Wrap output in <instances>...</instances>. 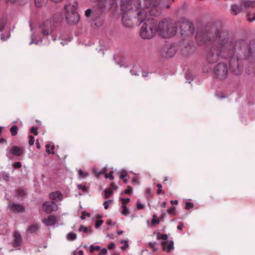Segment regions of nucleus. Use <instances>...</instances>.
<instances>
[{
	"label": "nucleus",
	"instance_id": "1",
	"mask_svg": "<svg viewBox=\"0 0 255 255\" xmlns=\"http://www.w3.org/2000/svg\"><path fill=\"white\" fill-rule=\"evenodd\" d=\"M196 40L198 44L213 43L206 55V60L209 63H214L220 58L232 57L236 49L248 48V43L244 40H233L229 32L225 30L217 29L216 27L206 26L205 31L199 32L196 34Z\"/></svg>",
	"mask_w": 255,
	"mask_h": 255
},
{
	"label": "nucleus",
	"instance_id": "2",
	"mask_svg": "<svg viewBox=\"0 0 255 255\" xmlns=\"http://www.w3.org/2000/svg\"><path fill=\"white\" fill-rule=\"evenodd\" d=\"M131 4V6L127 10H122L123 13V23L128 27L139 25L146 19L147 15V11L143 2L141 3L133 1Z\"/></svg>",
	"mask_w": 255,
	"mask_h": 255
},
{
	"label": "nucleus",
	"instance_id": "3",
	"mask_svg": "<svg viewBox=\"0 0 255 255\" xmlns=\"http://www.w3.org/2000/svg\"><path fill=\"white\" fill-rule=\"evenodd\" d=\"M177 27L176 22L170 19H163L157 23V33L162 37L169 38L175 35Z\"/></svg>",
	"mask_w": 255,
	"mask_h": 255
},
{
	"label": "nucleus",
	"instance_id": "4",
	"mask_svg": "<svg viewBox=\"0 0 255 255\" xmlns=\"http://www.w3.org/2000/svg\"><path fill=\"white\" fill-rule=\"evenodd\" d=\"M150 16L151 15L147 13V18L142 22L143 24L140 29L139 35L144 39H150L157 33V21Z\"/></svg>",
	"mask_w": 255,
	"mask_h": 255
},
{
	"label": "nucleus",
	"instance_id": "5",
	"mask_svg": "<svg viewBox=\"0 0 255 255\" xmlns=\"http://www.w3.org/2000/svg\"><path fill=\"white\" fill-rule=\"evenodd\" d=\"M147 13L152 16H157L163 8H168L170 4L161 0H142Z\"/></svg>",
	"mask_w": 255,
	"mask_h": 255
},
{
	"label": "nucleus",
	"instance_id": "6",
	"mask_svg": "<svg viewBox=\"0 0 255 255\" xmlns=\"http://www.w3.org/2000/svg\"><path fill=\"white\" fill-rule=\"evenodd\" d=\"M229 69L227 64L223 62L217 63L214 67L215 76L220 80L226 79L228 75Z\"/></svg>",
	"mask_w": 255,
	"mask_h": 255
},
{
	"label": "nucleus",
	"instance_id": "7",
	"mask_svg": "<svg viewBox=\"0 0 255 255\" xmlns=\"http://www.w3.org/2000/svg\"><path fill=\"white\" fill-rule=\"evenodd\" d=\"M177 27L179 26L181 34L183 35H192L194 31L193 23L187 20H180L176 22Z\"/></svg>",
	"mask_w": 255,
	"mask_h": 255
},
{
	"label": "nucleus",
	"instance_id": "8",
	"mask_svg": "<svg viewBox=\"0 0 255 255\" xmlns=\"http://www.w3.org/2000/svg\"><path fill=\"white\" fill-rule=\"evenodd\" d=\"M71 6V4H66L64 6L65 10V17L68 22L76 24L78 23L80 20V15L77 11H75V9H71L70 12L68 11V8Z\"/></svg>",
	"mask_w": 255,
	"mask_h": 255
},
{
	"label": "nucleus",
	"instance_id": "9",
	"mask_svg": "<svg viewBox=\"0 0 255 255\" xmlns=\"http://www.w3.org/2000/svg\"><path fill=\"white\" fill-rule=\"evenodd\" d=\"M11 212L13 213H20L25 212V207L20 204L9 202L7 205Z\"/></svg>",
	"mask_w": 255,
	"mask_h": 255
},
{
	"label": "nucleus",
	"instance_id": "10",
	"mask_svg": "<svg viewBox=\"0 0 255 255\" xmlns=\"http://www.w3.org/2000/svg\"><path fill=\"white\" fill-rule=\"evenodd\" d=\"M42 208L43 211L47 214H50L52 211H57L58 206L54 201H45L43 203Z\"/></svg>",
	"mask_w": 255,
	"mask_h": 255
},
{
	"label": "nucleus",
	"instance_id": "11",
	"mask_svg": "<svg viewBox=\"0 0 255 255\" xmlns=\"http://www.w3.org/2000/svg\"><path fill=\"white\" fill-rule=\"evenodd\" d=\"M97 5L99 11L101 13L106 12L112 7V3L108 0H100Z\"/></svg>",
	"mask_w": 255,
	"mask_h": 255
},
{
	"label": "nucleus",
	"instance_id": "12",
	"mask_svg": "<svg viewBox=\"0 0 255 255\" xmlns=\"http://www.w3.org/2000/svg\"><path fill=\"white\" fill-rule=\"evenodd\" d=\"M230 68L235 75H239L241 72V68L239 66V62L236 58H232L229 62Z\"/></svg>",
	"mask_w": 255,
	"mask_h": 255
},
{
	"label": "nucleus",
	"instance_id": "13",
	"mask_svg": "<svg viewBox=\"0 0 255 255\" xmlns=\"http://www.w3.org/2000/svg\"><path fill=\"white\" fill-rule=\"evenodd\" d=\"M40 27L42 29V34L44 35H48L51 32L50 21L47 20L40 24Z\"/></svg>",
	"mask_w": 255,
	"mask_h": 255
},
{
	"label": "nucleus",
	"instance_id": "14",
	"mask_svg": "<svg viewBox=\"0 0 255 255\" xmlns=\"http://www.w3.org/2000/svg\"><path fill=\"white\" fill-rule=\"evenodd\" d=\"M22 241V237L20 233L15 231L13 234V246L14 247H20Z\"/></svg>",
	"mask_w": 255,
	"mask_h": 255
},
{
	"label": "nucleus",
	"instance_id": "15",
	"mask_svg": "<svg viewBox=\"0 0 255 255\" xmlns=\"http://www.w3.org/2000/svg\"><path fill=\"white\" fill-rule=\"evenodd\" d=\"M162 52L165 56L171 57L176 53V50L174 46H168L164 48Z\"/></svg>",
	"mask_w": 255,
	"mask_h": 255
},
{
	"label": "nucleus",
	"instance_id": "16",
	"mask_svg": "<svg viewBox=\"0 0 255 255\" xmlns=\"http://www.w3.org/2000/svg\"><path fill=\"white\" fill-rule=\"evenodd\" d=\"M24 151V148L17 146H13L10 149L9 153L14 156H20L23 154Z\"/></svg>",
	"mask_w": 255,
	"mask_h": 255
},
{
	"label": "nucleus",
	"instance_id": "17",
	"mask_svg": "<svg viewBox=\"0 0 255 255\" xmlns=\"http://www.w3.org/2000/svg\"><path fill=\"white\" fill-rule=\"evenodd\" d=\"M49 197L52 201H59L63 199V195L60 191H56L50 193Z\"/></svg>",
	"mask_w": 255,
	"mask_h": 255
},
{
	"label": "nucleus",
	"instance_id": "18",
	"mask_svg": "<svg viewBox=\"0 0 255 255\" xmlns=\"http://www.w3.org/2000/svg\"><path fill=\"white\" fill-rule=\"evenodd\" d=\"M133 1L141 2L140 0H121V10H125L128 8L130 7L131 6V3Z\"/></svg>",
	"mask_w": 255,
	"mask_h": 255
},
{
	"label": "nucleus",
	"instance_id": "19",
	"mask_svg": "<svg viewBox=\"0 0 255 255\" xmlns=\"http://www.w3.org/2000/svg\"><path fill=\"white\" fill-rule=\"evenodd\" d=\"M57 220L56 217L53 215H50L47 218L43 220V223L46 226H52L56 223Z\"/></svg>",
	"mask_w": 255,
	"mask_h": 255
},
{
	"label": "nucleus",
	"instance_id": "20",
	"mask_svg": "<svg viewBox=\"0 0 255 255\" xmlns=\"http://www.w3.org/2000/svg\"><path fill=\"white\" fill-rule=\"evenodd\" d=\"M167 242L166 241H163L161 242V246L162 249L166 251L167 253L170 252V251L174 249V243L172 241L169 242L168 244L166 247Z\"/></svg>",
	"mask_w": 255,
	"mask_h": 255
},
{
	"label": "nucleus",
	"instance_id": "21",
	"mask_svg": "<svg viewBox=\"0 0 255 255\" xmlns=\"http://www.w3.org/2000/svg\"><path fill=\"white\" fill-rule=\"evenodd\" d=\"M243 8V6L241 2L240 5L237 4L232 5L231 6V11L232 13H233L234 15H237L242 11Z\"/></svg>",
	"mask_w": 255,
	"mask_h": 255
},
{
	"label": "nucleus",
	"instance_id": "22",
	"mask_svg": "<svg viewBox=\"0 0 255 255\" xmlns=\"http://www.w3.org/2000/svg\"><path fill=\"white\" fill-rule=\"evenodd\" d=\"M106 171V167H103L101 170H99L97 168H94L93 170V172L94 175L97 178H99L101 175H104L105 177Z\"/></svg>",
	"mask_w": 255,
	"mask_h": 255
},
{
	"label": "nucleus",
	"instance_id": "23",
	"mask_svg": "<svg viewBox=\"0 0 255 255\" xmlns=\"http://www.w3.org/2000/svg\"><path fill=\"white\" fill-rule=\"evenodd\" d=\"M248 57L252 61H255V44L251 45L249 48V54Z\"/></svg>",
	"mask_w": 255,
	"mask_h": 255
},
{
	"label": "nucleus",
	"instance_id": "24",
	"mask_svg": "<svg viewBox=\"0 0 255 255\" xmlns=\"http://www.w3.org/2000/svg\"><path fill=\"white\" fill-rule=\"evenodd\" d=\"M243 7L248 8L255 7V1L243 0L242 1Z\"/></svg>",
	"mask_w": 255,
	"mask_h": 255
},
{
	"label": "nucleus",
	"instance_id": "25",
	"mask_svg": "<svg viewBox=\"0 0 255 255\" xmlns=\"http://www.w3.org/2000/svg\"><path fill=\"white\" fill-rule=\"evenodd\" d=\"M39 227L38 225L32 224L28 227L27 229V232L30 234H33L34 233L36 232L37 230L39 229Z\"/></svg>",
	"mask_w": 255,
	"mask_h": 255
},
{
	"label": "nucleus",
	"instance_id": "26",
	"mask_svg": "<svg viewBox=\"0 0 255 255\" xmlns=\"http://www.w3.org/2000/svg\"><path fill=\"white\" fill-rule=\"evenodd\" d=\"M128 176V174L126 171H121L120 174V178L123 180L125 183L128 182V179L127 177Z\"/></svg>",
	"mask_w": 255,
	"mask_h": 255
},
{
	"label": "nucleus",
	"instance_id": "27",
	"mask_svg": "<svg viewBox=\"0 0 255 255\" xmlns=\"http://www.w3.org/2000/svg\"><path fill=\"white\" fill-rule=\"evenodd\" d=\"M17 196L19 197H24L26 195L25 190L22 188H18L16 190Z\"/></svg>",
	"mask_w": 255,
	"mask_h": 255
},
{
	"label": "nucleus",
	"instance_id": "28",
	"mask_svg": "<svg viewBox=\"0 0 255 255\" xmlns=\"http://www.w3.org/2000/svg\"><path fill=\"white\" fill-rule=\"evenodd\" d=\"M105 198L107 199L112 195V183L109 185V189H106L104 190Z\"/></svg>",
	"mask_w": 255,
	"mask_h": 255
},
{
	"label": "nucleus",
	"instance_id": "29",
	"mask_svg": "<svg viewBox=\"0 0 255 255\" xmlns=\"http://www.w3.org/2000/svg\"><path fill=\"white\" fill-rule=\"evenodd\" d=\"M114 59L116 61V63L119 65L120 67H122L123 64L124 59L123 58L119 56H115Z\"/></svg>",
	"mask_w": 255,
	"mask_h": 255
},
{
	"label": "nucleus",
	"instance_id": "30",
	"mask_svg": "<svg viewBox=\"0 0 255 255\" xmlns=\"http://www.w3.org/2000/svg\"><path fill=\"white\" fill-rule=\"evenodd\" d=\"M18 127L16 125H13L10 128V132L12 136H15L17 133Z\"/></svg>",
	"mask_w": 255,
	"mask_h": 255
},
{
	"label": "nucleus",
	"instance_id": "31",
	"mask_svg": "<svg viewBox=\"0 0 255 255\" xmlns=\"http://www.w3.org/2000/svg\"><path fill=\"white\" fill-rule=\"evenodd\" d=\"M77 235L75 233L70 232L67 235V239L70 241H74L76 240Z\"/></svg>",
	"mask_w": 255,
	"mask_h": 255
},
{
	"label": "nucleus",
	"instance_id": "32",
	"mask_svg": "<svg viewBox=\"0 0 255 255\" xmlns=\"http://www.w3.org/2000/svg\"><path fill=\"white\" fill-rule=\"evenodd\" d=\"M34 2L36 7H40L45 3V0H34Z\"/></svg>",
	"mask_w": 255,
	"mask_h": 255
},
{
	"label": "nucleus",
	"instance_id": "33",
	"mask_svg": "<svg viewBox=\"0 0 255 255\" xmlns=\"http://www.w3.org/2000/svg\"><path fill=\"white\" fill-rule=\"evenodd\" d=\"M122 214L124 216H128L129 214V211L126 205H122Z\"/></svg>",
	"mask_w": 255,
	"mask_h": 255
},
{
	"label": "nucleus",
	"instance_id": "34",
	"mask_svg": "<svg viewBox=\"0 0 255 255\" xmlns=\"http://www.w3.org/2000/svg\"><path fill=\"white\" fill-rule=\"evenodd\" d=\"M79 177L80 178H84L88 176V173L86 172H84L81 169H79L78 170Z\"/></svg>",
	"mask_w": 255,
	"mask_h": 255
},
{
	"label": "nucleus",
	"instance_id": "35",
	"mask_svg": "<svg viewBox=\"0 0 255 255\" xmlns=\"http://www.w3.org/2000/svg\"><path fill=\"white\" fill-rule=\"evenodd\" d=\"M77 188L79 190H81L84 193L88 192V188L85 185H83L82 184H78Z\"/></svg>",
	"mask_w": 255,
	"mask_h": 255
},
{
	"label": "nucleus",
	"instance_id": "36",
	"mask_svg": "<svg viewBox=\"0 0 255 255\" xmlns=\"http://www.w3.org/2000/svg\"><path fill=\"white\" fill-rule=\"evenodd\" d=\"M148 245L150 248L153 249V251H156L158 249V245L155 242H150Z\"/></svg>",
	"mask_w": 255,
	"mask_h": 255
},
{
	"label": "nucleus",
	"instance_id": "37",
	"mask_svg": "<svg viewBox=\"0 0 255 255\" xmlns=\"http://www.w3.org/2000/svg\"><path fill=\"white\" fill-rule=\"evenodd\" d=\"M101 248L99 246H95L93 245H92L90 247V251L91 253H93L95 251H99Z\"/></svg>",
	"mask_w": 255,
	"mask_h": 255
},
{
	"label": "nucleus",
	"instance_id": "38",
	"mask_svg": "<svg viewBox=\"0 0 255 255\" xmlns=\"http://www.w3.org/2000/svg\"><path fill=\"white\" fill-rule=\"evenodd\" d=\"M156 217H157V216L156 215H155V214L153 215L151 222H152V224L153 225H157V224H159V223H160L159 219H156Z\"/></svg>",
	"mask_w": 255,
	"mask_h": 255
},
{
	"label": "nucleus",
	"instance_id": "39",
	"mask_svg": "<svg viewBox=\"0 0 255 255\" xmlns=\"http://www.w3.org/2000/svg\"><path fill=\"white\" fill-rule=\"evenodd\" d=\"M121 244H124V245L121 247V249L123 251L126 250L128 247V241L122 240L121 241Z\"/></svg>",
	"mask_w": 255,
	"mask_h": 255
},
{
	"label": "nucleus",
	"instance_id": "40",
	"mask_svg": "<svg viewBox=\"0 0 255 255\" xmlns=\"http://www.w3.org/2000/svg\"><path fill=\"white\" fill-rule=\"evenodd\" d=\"M157 238L158 239H161V240H164V241H165L167 239L168 236L166 234L160 235L159 233L157 234Z\"/></svg>",
	"mask_w": 255,
	"mask_h": 255
},
{
	"label": "nucleus",
	"instance_id": "41",
	"mask_svg": "<svg viewBox=\"0 0 255 255\" xmlns=\"http://www.w3.org/2000/svg\"><path fill=\"white\" fill-rule=\"evenodd\" d=\"M167 212L169 214L172 215H175L176 214V208L174 207H170L167 211Z\"/></svg>",
	"mask_w": 255,
	"mask_h": 255
},
{
	"label": "nucleus",
	"instance_id": "42",
	"mask_svg": "<svg viewBox=\"0 0 255 255\" xmlns=\"http://www.w3.org/2000/svg\"><path fill=\"white\" fill-rule=\"evenodd\" d=\"M2 178L3 180L8 181L9 180V174L6 172H3L2 174Z\"/></svg>",
	"mask_w": 255,
	"mask_h": 255
},
{
	"label": "nucleus",
	"instance_id": "43",
	"mask_svg": "<svg viewBox=\"0 0 255 255\" xmlns=\"http://www.w3.org/2000/svg\"><path fill=\"white\" fill-rule=\"evenodd\" d=\"M30 130V132L33 133L35 135H37L38 134L37 127H32V128H31Z\"/></svg>",
	"mask_w": 255,
	"mask_h": 255
},
{
	"label": "nucleus",
	"instance_id": "44",
	"mask_svg": "<svg viewBox=\"0 0 255 255\" xmlns=\"http://www.w3.org/2000/svg\"><path fill=\"white\" fill-rule=\"evenodd\" d=\"M79 232H83L85 233H87L88 231V229L87 227H85L83 225H81L78 229Z\"/></svg>",
	"mask_w": 255,
	"mask_h": 255
},
{
	"label": "nucleus",
	"instance_id": "45",
	"mask_svg": "<svg viewBox=\"0 0 255 255\" xmlns=\"http://www.w3.org/2000/svg\"><path fill=\"white\" fill-rule=\"evenodd\" d=\"M21 166H22L21 163L19 161L15 162L13 164V167L16 169L20 168L21 167Z\"/></svg>",
	"mask_w": 255,
	"mask_h": 255
},
{
	"label": "nucleus",
	"instance_id": "46",
	"mask_svg": "<svg viewBox=\"0 0 255 255\" xmlns=\"http://www.w3.org/2000/svg\"><path fill=\"white\" fill-rule=\"evenodd\" d=\"M194 206V205L191 202H186L185 205V209L186 210H189L192 208Z\"/></svg>",
	"mask_w": 255,
	"mask_h": 255
},
{
	"label": "nucleus",
	"instance_id": "47",
	"mask_svg": "<svg viewBox=\"0 0 255 255\" xmlns=\"http://www.w3.org/2000/svg\"><path fill=\"white\" fill-rule=\"evenodd\" d=\"M103 223V221L102 220H98L96 221L95 223V227L96 228H99L102 224Z\"/></svg>",
	"mask_w": 255,
	"mask_h": 255
},
{
	"label": "nucleus",
	"instance_id": "48",
	"mask_svg": "<svg viewBox=\"0 0 255 255\" xmlns=\"http://www.w3.org/2000/svg\"><path fill=\"white\" fill-rule=\"evenodd\" d=\"M93 12V11L92 9L89 8L86 10L85 11V15L86 17H90L92 13Z\"/></svg>",
	"mask_w": 255,
	"mask_h": 255
},
{
	"label": "nucleus",
	"instance_id": "49",
	"mask_svg": "<svg viewBox=\"0 0 255 255\" xmlns=\"http://www.w3.org/2000/svg\"><path fill=\"white\" fill-rule=\"evenodd\" d=\"M132 188L131 187L128 186L127 188L124 191V193L126 194H130L131 192H132Z\"/></svg>",
	"mask_w": 255,
	"mask_h": 255
},
{
	"label": "nucleus",
	"instance_id": "50",
	"mask_svg": "<svg viewBox=\"0 0 255 255\" xmlns=\"http://www.w3.org/2000/svg\"><path fill=\"white\" fill-rule=\"evenodd\" d=\"M34 137L32 135H29V144L30 145H33L34 144Z\"/></svg>",
	"mask_w": 255,
	"mask_h": 255
},
{
	"label": "nucleus",
	"instance_id": "51",
	"mask_svg": "<svg viewBox=\"0 0 255 255\" xmlns=\"http://www.w3.org/2000/svg\"><path fill=\"white\" fill-rule=\"evenodd\" d=\"M121 200L122 202V205H126V204L128 203L130 201V199L128 198H122Z\"/></svg>",
	"mask_w": 255,
	"mask_h": 255
},
{
	"label": "nucleus",
	"instance_id": "52",
	"mask_svg": "<svg viewBox=\"0 0 255 255\" xmlns=\"http://www.w3.org/2000/svg\"><path fill=\"white\" fill-rule=\"evenodd\" d=\"M112 203V200H109L104 202L103 205L105 209H107L109 208V204Z\"/></svg>",
	"mask_w": 255,
	"mask_h": 255
},
{
	"label": "nucleus",
	"instance_id": "53",
	"mask_svg": "<svg viewBox=\"0 0 255 255\" xmlns=\"http://www.w3.org/2000/svg\"><path fill=\"white\" fill-rule=\"evenodd\" d=\"M136 208L138 210L142 209L144 207V206L143 204H142L141 203H140V202H136Z\"/></svg>",
	"mask_w": 255,
	"mask_h": 255
},
{
	"label": "nucleus",
	"instance_id": "54",
	"mask_svg": "<svg viewBox=\"0 0 255 255\" xmlns=\"http://www.w3.org/2000/svg\"><path fill=\"white\" fill-rule=\"evenodd\" d=\"M86 216L90 217V214L89 213H86V212L84 211L82 213V215L81 216V219L82 220H84Z\"/></svg>",
	"mask_w": 255,
	"mask_h": 255
},
{
	"label": "nucleus",
	"instance_id": "55",
	"mask_svg": "<svg viewBox=\"0 0 255 255\" xmlns=\"http://www.w3.org/2000/svg\"><path fill=\"white\" fill-rule=\"evenodd\" d=\"M50 145L49 144H46V152L48 153V154H54V152L53 151H51L49 148H50Z\"/></svg>",
	"mask_w": 255,
	"mask_h": 255
},
{
	"label": "nucleus",
	"instance_id": "56",
	"mask_svg": "<svg viewBox=\"0 0 255 255\" xmlns=\"http://www.w3.org/2000/svg\"><path fill=\"white\" fill-rule=\"evenodd\" d=\"M251 15L250 14H248L247 15L248 19L249 21L252 22L255 20V13L254 14V15L253 17H251Z\"/></svg>",
	"mask_w": 255,
	"mask_h": 255
},
{
	"label": "nucleus",
	"instance_id": "57",
	"mask_svg": "<svg viewBox=\"0 0 255 255\" xmlns=\"http://www.w3.org/2000/svg\"><path fill=\"white\" fill-rule=\"evenodd\" d=\"M107 254V250L106 248H103L101 251L99 255H106Z\"/></svg>",
	"mask_w": 255,
	"mask_h": 255
},
{
	"label": "nucleus",
	"instance_id": "58",
	"mask_svg": "<svg viewBox=\"0 0 255 255\" xmlns=\"http://www.w3.org/2000/svg\"><path fill=\"white\" fill-rule=\"evenodd\" d=\"M112 170H111L108 173L105 174V178H109L110 180H112Z\"/></svg>",
	"mask_w": 255,
	"mask_h": 255
},
{
	"label": "nucleus",
	"instance_id": "59",
	"mask_svg": "<svg viewBox=\"0 0 255 255\" xmlns=\"http://www.w3.org/2000/svg\"><path fill=\"white\" fill-rule=\"evenodd\" d=\"M5 25V22H1L0 23V32L2 31L4 28Z\"/></svg>",
	"mask_w": 255,
	"mask_h": 255
},
{
	"label": "nucleus",
	"instance_id": "60",
	"mask_svg": "<svg viewBox=\"0 0 255 255\" xmlns=\"http://www.w3.org/2000/svg\"><path fill=\"white\" fill-rule=\"evenodd\" d=\"M78 2L77 1H75L74 4L72 6V9H75V11H77L76 10L78 7Z\"/></svg>",
	"mask_w": 255,
	"mask_h": 255
},
{
	"label": "nucleus",
	"instance_id": "61",
	"mask_svg": "<svg viewBox=\"0 0 255 255\" xmlns=\"http://www.w3.org/2000/svg\"><path fill=\"white\" fill-rule=\"evenodd\" d=\"M183 227H184V224L182 222H180L178 224L177 228L178 230H182Z\"/></svg>",
	"mask_w": 255,
	"mask_h": 255
},
{
	"label": "nucleus",
	"instance_id": "62",
	"mask_svg": "<svg viewBox=\"0 0 255 255\" xmlns=\"http://www.w3.org/2000/svg\"><path fill=\"white\" fill-rule=\"evenodd\" d=\"M131 182L132 183H138V179L136 177H134L132 179Z\"/></svg>",
	"mask_w": 255,
	"mask_h": 255
},
{
	"label": "nucleus",
	"instance_id": "63",
	"mask_svg": "<svg viewBox=\"0 0 255 255\" xmlns=\"http://www.w3.org/2000/svg\"><path fill=\"white\" fill-rule=\"evenodd\" d=\"M160 193H161L162 194H164V192L161 189H158L157 190V194H160Z\"/></svg>",
	"mask_w": 255,
	"mask_h": 255
},
{
	"label": "nucleus",
	"instance_id": "64",
	"mask_svg": "<svg viewBox=\"0 0 255 255\" xmlns=\"http://www.w3.org/2000/svg\"><path fill=\"white\" fill-rule=\"evenodd\" d=\"M169 181L171 182V181L169 180V179L168 177H165L163 182L165 184V183H166V182Z\"/></svg>",
	"mask_w": 255,
	"mask_h": 255
}]
</instances>
